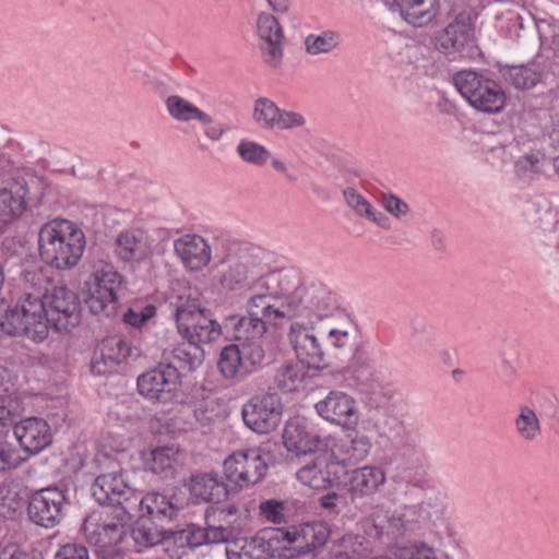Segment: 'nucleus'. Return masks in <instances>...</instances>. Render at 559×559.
<instances>
[{
  "label": "nucleus",
  "instance_id": "obj_29",
  "mask_svg": "<svg viewBox=\"0 0 559 559\" xmlns=\"http://www.w3.org/2000/svg\"><path fill=\"white\" fill-rule=\"evenodd\" d=\"M133 512L136 510L140 518H151L153 520H171L176 516L178 508L166 496L158 492H148L140 497L136 492L134 503H132Z\"/></svg>",
  "mask_w": 559,
  "mask_h": 559
},
{
  "label": "nucleus",
  "instance_id": "obj_27",
  "mask_svg": "<svg viewBox=\"0 0 559 559\" xmlns=\"http://www.w3.org/2000/svg\"><path fill=\"white\" fill-rule=\"evenodd\" d=\"M27 187L17 180H9L0 187V226L23 214L26 209Z\"/></svg>",
  "mask_w": 559,
  "mask_h": 559
},
{
  "label": "nucleus",
  "instance_id": "obj_61",
  "mask_svg": "<svg viewBox=\"0 0 559 559\" xmlns=\"http://www.w3.org/2000/svg\"><path fill=\"white\" fill-rule=\"evenodd\" d=\"M328 336L335 348H343L348 342L349 334L347 331L331 329Z\"/></svg>",
  "mask_w": 559,
  "mask_h": 559
},
{
  "label": "nucleus",
  "instance_id": "obj_37",
  "mask_svg": "<svg viewBox=\"0 0 559 559\" xmlns=\"http://www.w3.org/2000/svg\"><path fill=\"white\" fill-rule=\"evenodd\" d=\"M5 395L0 406V438L8 431L12 417L25 409V399L22 397L16 386H3Z\"/></svg>",
  "mask_w": 559,
  "mask_h": 559
},
{
  "label": "nucleus",
  "instance_id": "obj_46",
  "mask_svg": "<svg viewBox=\"0 0 559 559\" xmlns=\"http://www.w3.org/2000/svg\"><path fill=\"white\" fill-rule=\"evenodd\" d=\"M352 372L354 379L358 382H382L384 380V370L377 366L373 361L357 358L353 366Z\"/></svg>",
  "mask_w": 559,
  "mask_h": 559
},
{
  "label": "nucleus",
  "instance_id": "obj_43",
  "mask_svg": "<svg viewBox=\"0 0 559 559\" xmlns=\"http://www.w3.org/2000/svg\"><path fill=\"white\" fill-rule=\"evenodd\" d=\"M180 373L170 364H159L138 377L136 384H176Z\"/></svg>",
  "mask_w": 559,
  "mask_h": 559
},
{
  "label": "nucleus",
  "instance_id": "obj_21",
  "mask_svg": "<svg viewBox=\"0 0 559 559\" xmlns=\"http://www.w3.org/2000/svg\"><path fill=\"white\" fill-rule=\"evenodd\" d=\"M317 414L326 421L353 429L358 424V409L355 400L342 391H331L314 405Z\"/></svg>",
  "mask_w": 559,
  "mask_h": 559
},
{
  "label": "nucleus",
  "instance_id": "obj_50",
  "mask_svg": "<svg viewBox=\"0 0 559 559\" xmlns=\"http://www.w3.org/2000/svg\"><path fill=\"white\" fill-rule=\"evenodd\" d=\"M544 157L539 153H530L520 157L515 163L516 174L525 179L542 171Z\"/></svg>",
  "mask_w": 559,
  "mask_h": 559
},
{
  "label": "nucleus",
  "instance_id": "obj_17",
  "mask_svg": "<svg viewBox=\"0 0 559 559\" xmlns=\"http://www.w3.org/2000/svg\"><path fill=\"white\" fill-rule=\"evenodd\" d=\"M283 405L276 392L252 397L242 407L246 426L257 433H269L277 428L282 420Z\"/></svg>",
  "mask_w": 559,
  "mask_h": 559
},
{
  "label": "nucleus",
  "instance_id": "obj_7",
  "mask_svg": "<svg viewBox=\"0 0 559 559\" xmlns=\"http://www.w3.org/2000/svg\"><path fill=\"white\" fill-rule=\"evenodd\" d=\"M132 518L133 508L129 506L94 511L83 524L85 538L100 550L114 551L127 536Z\"/></svg>",
  "mask_w": 559,
  "mask_h": 559
},
{
  "label": "nucleus",
  "instance_id": "obj_64",
  "mask_svg": "<svg viewBox=\"0 0 559 559\" xmlns=\"http://www.w3.org/2000/svg\"><path fill=\"white\" fill-rule=\"evenodd\" d=\"M337 495L336 493H328L321 498V504L326 509H332L336 506Z\"/></svg>",
  "mask_w": 559,
  "mask_h": 559
},
{
  "label": "nucleus",
  "instance_id": "obj_22",
  "mask_svg": "<svg viewBox=\"0 0 559 559\" xmlns=\"http://www.w3.org/2000/svg\"><path fill=\"white\" fill-rule=\"evenodd\" d=\"M321 439L316 425L304 417L290 418L284 428L283 443L286 450L296 456L316 452Z\"/></svg>",
  "mask_w": 559,
  "mask_h": 559
},
{
  "label": "nucleus",
  "instance_id": "obj_33",
  "mask_svg": "<svg viewBox=\"0 0 559 559\" xmlns=\"http://www.w3.org/2000/svg\"><path fill=\"white\" fill-rule=\"evenodd\" d=\"M516 436L524 442H535L543 433L542 423L536 412L526 404H520L513 418Z\"/></svg>",
  "mask_w": 559,
  "mask_h": 559
},
{
  "label": "nucleus",
  "instance_id": "obj_54",
  "mask_svg": "<svg viewBox=\"0 0 559 559\" xmlns=\"http://www.w3.org/2000/svg\"><path fill=\"white\" fill-rule=\"evenodd\" d=\"M55 559H90V555L84 545L67 543L57 550Z\"/></svg>",
  "mask_w": 559,
  "mask_h": 559
},
{
  "label": "nucleus",
  "instance_id": "obj_3",
  "mask_svg": "<svg viewBox=\"0 0 559 559\" xmlns=\"http://www.w3.org/2000/svg\"><path fill=\"white\" fill-rule=\"evenodd\" d=\"M280 292H273L280 310L285 311V322L317 323L332 317L337 309L334 294L323 284H299L296 274H284Z\"/></svg>",
  "mask_w": 559,
  "mask_h": 559
},
{
  "label": "nucleus",
  "instance_id": "obj_41",
  "mask_svg": "<svg viewBox=\"0 0 559 559\" xmlns=\"http://www.w3.org/2000/svg\"><path fill=\"white\" fill-rule=\"evenodd\" d=\"M371 449V438L361 431L348 435V441L342 445L346 459L355 463L364 461L370 454Z\"/></svg>",
  "mask_w": 559,
  "mask_h": 559
},
{
  "label": "nucleus",
  "instance_id": "obj_5",
  "mask_svg": "<svg viewBox=\"0 0 559 559\" xmlns=\"http://www.w3.org/2000/svg\"><path fill=\"white\" fill-rule=\"evenodd\" d=\"M218 283L224 290L271 292L265 280L267 265L260 249L231 241L227 245Z\"/></svg>",
  "mask_w": 559,
  "mask_h": 559
},
{
  "label": "nucleus",
  "instance_id": "obj_16",
  "mask_svg": "<svg viewBox=\"0 0 559 559\" xmlns=\"http://www.w3.org/2000/svg\"><path fill=\"white\" fill-rule=\"evenodd\" d=\"M46 308L50 326L59 332H69L81 320L78 295L66 286H55L40 297Z\"/></svg>",
  "mask_w": 559,
  "mask_h": 559
},
{
  "label": "nucleus",
  "instance_id": "obj_51",
  "mask_svg": "<svg viewBox=\"0 0 559 559\" xmlns=\"http://www.w3.org/2000/svg\"><path fill=\"white\" fill-rule=\"evenodd\" d=\"M27 456H23L21 451L17 450L13 444L8 442L0 443V472L16 468Z\"/></svg>",
  "mask_w": 559,
  "mask_h": 559
},
{
  "label": "nucleus",
  "instance_id": "obj_56",
  "mask_svg": "<svg viewBox=\"0 0 559 559\" xmlns=\"http://www.w3.org/2000/svg\"><path fill=\"white\" fill-rule=\"evenodd\" d=\"M134 540L144 547H152L162 542V535L158 531L146 527H139L133 532Z\"/></svg>",
  "mask_w": 559,
  "mask_h": 559
},
{
  "label": "nucleus",
  "instance_id": "obj_32",
  "mask_svg": "<svg viewBox=\"0 0 559 559\" xmlns=\"http://www.w3.org/2000/svg\"><path fill=\"white\" fill-rule=\"evenodd\" d=\"M346 205L360 218H364L376 226L389 230L391 221L381 211H378L361 193L354 188H346L343 191Z\"/></svg>",
  "mask_w": 559,
  "mask_h": 559
},
{
  "label": "nucleus",
  "instance_id": "obj_40",
  "mask_svg": "<svg viewBox=\"0 0 559 559\" xmlns=\"http://www.w3.org/2000/svg\"><path fill=\"white\" fill-rule=\"evenodd\" d=\"M341 552L347 555V559H360L372 551L371 543L359 534H345L334 542Z\"/></svg>",
  "mask_w": 559,
  "mask_h": 559
},
{
  "label": "nucleus",
  "instance_id": "obj_8",
  "mask_svg": "<svg viewBox=\"0 0 559 559\" xmlns=\"http://www.w3.org/2000/svg\"><path fill=\"white\" fill-rule=\"evenodd\" d=\"M122 285L123 277L114 265L95 263L83 285L84 300L91 312L102 317L116 313Z\"/></svg>",
  "mask_w": 559,
  "mask_h": 559
},
{
  "label": "nucleus",
  "instance_id": "obj_36",
  "mask_svg": "<svg viewBox=\"0 0 559 559\" xmlns=\"http://www.w3.org/2000/svg\"><path fill=\"white\" fill-rule=\"evenodd\" d=\"M342 45V36L338 32L326 29L320 33H311L304 40L305 51L312 57L329 55Z\"/></svg>",
  "mask_w": 559,
  "mask_h": 559
},
{
  "label": "nucleus",
  "instance_id": "obj_23",
  "mask_svg": "<svg viewBox=\"0 0 559 559\" xmlns=\"http://www.w3.org/2000/svg\"><path fill=\"white\" fill-rule=\"evenodd\" d=\"M14 436L26 456L36 455L52 442V430L40 417H27L13 427Z\"/></svg>",
  "mask_w": 559,
  "mask_h": 559
},
{
  "label": "nucleus",
  "instance_id": "obj_26",
  "mask_svg": "<svg viewBox=\"0 0 559 559\" xmlns=\"http://www.w3.org/2000/svg\"><path fill=\"white\" fill-rule=\"evenodd\" d=\"M174 250L185 267L190 271H201L212 260V249L200 235L187 234L174 241Z\"/></svg>",
  "mask_w": 559,
  "mask_h": 559
},
{
  "label": "nucleus",
  "instance_id": "obj_47",
  "mask_svg": "<svg viewBox=\"0 0 559 559\" xmlns=\"http://www.w3.org/2000/svg\"><path fill=\"white\" fill-rule=\"evenodd\" d=\"M177 454L173 448L155 449L151 452V459L147 462L148 468L155 474L171 469L177 461Z\"/></svg>",
  "mask_w": 559,
  "mask_h": 559
},
{
  "label": "nucleus",
  "instance_id": "obj_28",
  "mask_svg": "<svg viewBox=\"0 0 559 559\" xmlns=\"http://www.w3.org/2000/svg\"><path fill=\"white\" fill-rule=\"evenodd\" d=\"M129 355L130 346L124 340L117 336L108 337L99 345V354L92 361V371L97 374L109 373Z\"/></svg>",
  "mask_w": 559,
  "mask_h": 559
},
{
  "label": "nucleus",
  "instance_id": "obj_31",
  "mask_svg": "<svg viewBox=\"0 0 559 559\" xmlns=\"http://www.w3.org/2000/svg\"><path fill=\"white\" fill-rule=\"evenodd\" d=\"M472 19L469 14L460 13L455 16L439 37V45L444 51H457L472 38Z\"/></svg>",
  "mask_w": 559,
  "mask_h": 559
},
{
  "label": "nucleus",
  "instance_id": "obj_19",
  "mask_svg": "<svg viewBox=\"0 0 559 559\" xmlns=\"http://www.w3.org/2000/svg\"><path fill=\"white\" fill-rule=\"evenodd\" d=\"M275 528H266L251 538H238L226 545L227 559H272L283 558Z\"/></svg>",
  "mask_w": 559,
  "mask_h": 559
},
{
  "label": "nucleus",
  "instance_id": "obj_18",
  "mask_svg": "<svg viewBox=\"0 0 559 559\" xmlns=\"http://www.w3.org/2000/svg\"><path fill=\"white\" fill-rule=\"evenodd\" d=\"M289 343L297 358L316 370L326 364L328 352L314 323L293 321L288 331Z\"/></svg>",
  "mask_w": 559,
  "mask_h": 559
},
{
  "label": "nucleus",
  "instance_id": "obj_13",
  "mask_svg": "<svg viewBox=\"0 0 559 559\" xmlns=\"http://www.w3.org/2000/svg\"><path fill=\"white\" fill-rule=\"evenodd\" d=\"M68 489L48 486L36 490L28 502V516L36 525L51 528L61 523L70 508Z\"/></svg>",
  "mask_w": 559,
  "mask_h": 559
},
{
  "label": "nucleus",
  "instance_id": "obj_11",
  "mask_svg": "<svg viewBox=\"0 0 559 559\" xmlns=\"http://www.w3.org/2000/svg\"><path fill=\"white\" fill-rule=\"evenodd\" d=\"M253 33L264 66L278 70L284 60L285 31L275 14L259 10L254 14Z\"/></svg>",
  "mask_w": 559,
  "mask_h": 559
},
{
  "label": "nucleus",
  "instance_id": "obj_58",
  "mask_svg": "<svg viewBox=\"0 0 559 559\" xmlns=\"http://www.w3.org/2000/svg\"><path fill=\"white\" fill-rule=\"evenodd\" d=\"M187 543L190 547H198L207 544L206 530L201 527H191L187 534Z\"/></svg>",
  "mask_w": 559,
  "mask_h": 559
},
{
  "label": "nucleus",
  "instance_id": "obj_59",
  "mask_svg": "<svg viewBox=\"0 0 559 559\" xmlns=\"http://www.w3.org/2000/svg\"><path fill=\"white\" fill-rule=\"evenodd\" d=\"M347 555L341 552L340 548L333 543L330 547L317 550L312 559H347Z\"/></svg>",
  "mask_w": 559,
  "mask_h": 559
},
{
  "label": "nucleus",
  "instance_id": "obj_9",
  "mask_svg": "<svg viewBox=\"0 0 559 559\" xmlns=\"http://www.w3.org/2000/svg\"><path fill=\"white\" fill-rule=\"evenodd\" d=\"M448 498L443 492L427 493L414 504H405L394 511L390 523L397 531L416 532L444 527L448 521Z\"/></svg>",
  "mask_w": 559,
  "mask_h": 559
},
{
  "label": "nucleus",
  "instance_id": "obj_35",
  "mask_svg": "<svg viewBox=\"0 0 559 559\" xmlns=\"http://www.w3.org/2000/svg\"><path fill=\"white\" fill-rule=\"evenodd\" d=\"M297 480L309 488L323 490L329 487L331 480L325 471V460L321 456L314 457L296 472Z\"/></svg>",
  "mask_w": 559,
  "mask_h": 559
},
{
  "label": "nucleus",
  "instance_id": "obj_30",
  "mask_svg": "<svg viewBox=\"0 0 559 559\" xmlns=\"http://www.w3.org/2000/svg\"><path fill=\"white\" fill-rule=\"evenodd\" d=\"M167 114L178 122L195 121L201 126H210L213 117L197 105L179 95H170L165 100Z\"/></svg>",
  "mask_w": 559,
  "mask_h": 559
},
{
  "label": "nucleus",
  "instance_id": "obj_20",
  "mask_svg": "<svg viewBox=\"0 0 559 559\" xmlns=\"http://www.w3.org/2000/svg\"><path fill=\"white\" fill-rule=\"evenodd\" d=\"M92 496L99 504H114L117 507H132L136 496L129 474L127 472H110L99 475L92 485Z\"/></svg>",
  "mask_w": 559,
  "mask_h": 559
},
{
  "label": "nucleus",
  "instance_id": "obj_52",
  "mask_svg": "<svg viewBox=\"0 0 559 559\" xmlns=\"http://www.w3.org/2000/svg\"><path fill=\"white\" fill-rule=\"evenodd\" d=\"M380 204L392 216L397 219H404L409 215V205L393 193H383L380 198Z\"/></svg>",
  "mask_w": 559,
  "mask_h": 559
},
{
  "label": "nucleus",
  "instance_id": "obj_60",
  "mask_svg": "<svg viewBox=\"0 0 559 559\" xmlns=\"http://www.w3.org/2000/svg\"><path fill=\"white\" fill-rule=\"evenodd\" d=\"M518 359L519 353L516 350H513L512 353L509 354L503 353L501 355L502 371L508 376L515 374Z\"/></svg>",
  "mask_w": 559,
  "mask_h": 559
},
{
  "label": "nucleus",
  "instance_id": "obj_6",
  "mask_svg": "<svg viewBox=\"0 0 559 559\" xmlns=\"http://www.w3.org/2000/svg\"><path fill=\"white\" fill-rule=\"evenodd\" d=\"M0 329L10 336H24L34 343L49 334V319L39 296L26 294L0 317Z\"/></svg>",
  "mask_w": 559,
  "mask_h": 559
},
{
  "label": "nucleus",
  "instance_id": "obj_63",
  "mask_svg": "<svg viewBox=\"0 0 559 559\" xmlns=\"http://www.w3.org/2000/svg\"><path fill=\"white\" fill-rule=\"evenodd\" d=\"M273 14H287L292 7L290 0H265Z\"/></svg>",
  "mask_w": 559,
  "mask_h": 559
},
{
  "label": "nucleus",
  "instance_id": "obj_15",
  "mask_svg": "<svg viewBox=\"0 0 559 559\" xmlns=\"http://www.w3.org/2000/svg\"><path fill=\"white\" fill-rule=\"evenodd\" d=\"M251 117L258 128L269 132H294L307 127V118L301 111L281 108L265 96L253 102Z\"/></svg>",
  "mask_w": 559,
  "mask_h": 559
},
{
  "label": "nucleus",
  "instance_id": "obj_10",
  "mask_svg": "<svg viewBox=\"0 0 559 559\" xmlns=\"http://www.w3.org/2000/svg\"><path fill=\"white\" fill-rule=\"evenodd\" d=\"M453 82L460 94L477 111L495 115L501 112L507 105V95L501 85L483 73L460 71Z\"/></svg>",
  "mask_w": 559,
  "mask_h": 559
},
{
  "label": "nucleus",
  "instance_id": "obj_45",
  "mask_svg": "<svg viewBox=\"0 0 559 559\" xmlns=\"http://www.w3.org/2000/svg\"><path fill=\"white\" fill-rule=\"evenodd\" d=\"M237 153L245 163L254 166L265 165L271 157L264 145L251 140H241L237 145Z\"/></svg>",
  "mask_w": 559,
  "mask_h": 559
},
{
  "label": "nucleus",
  "instance_id": "obj_14",
  "mask_svg": "<svg viewBox=\"0 0 559 559\" xmlns=\"http://www.w3.org/2000/svg\"><path fill=\"white\" fill-rule=\"evenodd\" d=\"M275 530L283 547L284 559H294L306 555L313 548L323 545L330 536L328 526L322 522L276 527Z\"/></svg>",
  "mask_w": 559,
  "mask_h": 559
},
{
  "label": "nucleus",
  "instance_id": "obj_62",
  "mask_svg": "<svg viewBox=\"0 0 559 559\" xmlns=\"http://www.w3.org/2000/svg\"><path fill=\"white\" fill-rule=\"evenodd\" d=\"M204 127V135L213 142L219 141L226 133L227 129L222 124H214V121L210 126Z\"/></svg>",
  "mask_w": 559,
  "mask_h": 559
},
{
  "label": "nucleus",
  "instance_id": "obj_39",
  "mask_svg": "<svg viewBox=\"0 0 559 559\" xmlns=\"http://www.w3.org/2000/svg\"><path fill=\"white\" fill-rule=\"evenodd\" d=\"M506 79L516 88L527 90L537 84L540 72L535 62L525 66H513L508 69Z\"/></svg>",
  "mask_w": 559,
  "mask_h": 559
},
{
  "label": "nucleus",
  "instance_id": "obj_44",
  "mask_svg": "<svg viewBox=\"0 0 559 559\" xmlns=\"http://www.w3.org/2000/svg\"><path fill=\"white\" fill-rule=\"evenodd\" d=\"M314 368H308L304 361L293 360L284 364L276 373L277 384H287L288 382H304L311 378Z\"/></svg>",
  "mask_w": 559,
  "mask_h": 559
},
{
  "label": "nucleus",
  "instance_id": "obj_24",
  "mask_svg": "<svg viewBox=\"0 0 559 559\" xmlns=\"http://www.w3.org/2000/svg\"><path fill=\"white\" fill-rule=\"evenodd\" d=\"M386 474L377 465H364L346 473L344 489L354 501L373 496L385 484Z\"/></svg>",
  "mask_w": 559,
  "mask_h": 559
},
{
  "label": "nucleus",
  "instance_id": "obj_38",
  "mask_svg": "<svg viewBox=\"0 0 559 559\" xmlns=\"http://www.w3.org/2000/svg\"><path fill=\"white\" fill-rule=\"evenodd\" d=\"M246 362L249 364V360L245 357V349L234 344L222 350L218 367L226 378H234L241 372Z\"/></svg>",
  "mask_w": 559,
  "mask_h": 559
},
{
  "label": "nucleus",
  "instance_id": "obj_48",
  "mask_svg": "<svg viewBox=\"0 0 559 559\" xmlns=\"http://www.w3.org/2000/svg\"><path fill=\"white\" fill-rule=\"evenodd\" d=\"M435 548L425 542H413L394 547L399 559H429Z\"/></svg>",
  "mask_w": 559,
  "mask_h": 559
},
{
  "label": "nucleus",
  "instance_id": "obj_2",
  "mask_svg": "<svg viewBox=\"0 0 559 559\" xmlns=\"http://www.w3.org/2000/svg\"><path fill=\"white\" fill-rule=\"evenodd\" d=\"M174 307L178 333L188 341L190 349L178 346L173 353L192 366L201 360L200 345L217 341L223 333L222 326L201 307L199 294L191 287H183Z\"/></svg>",
  "mask_w": 559,
  "mask_h": 559
},
{
  "label": "nucleus",
  "instance_id": "obj_53",
  "mask_svg": "<svg viewBox=\"0 0 559 559\" xmlns=\"http://www.w3.org/2000/svg\"><path fill=\"white\" fill-rule=\"evenodd\" d=\"M138 392L152 403L167 404L176 396V389L168 388L167 390L156 389L155 386H136Z\"/></svg>",
  "mask_w": 559,
  "mask_h": 559
},
{
  "label": "nucleus",
  "instance_id": "obj_34",
  "mask_svg": "<svg viewBox=\"0 0 559 559\" xmlns=\"http://www.w3.org/2000/svg\"><path fill=\"white\" fill-rule=\"evenodd\" d=\"M191 493L202 501L218 502L226 497V488L216 474L197 475L191 479Z\"/></svg>",
  "mask_w": 559,
  "mask_h": 559
},
{
  "label": "nucleus",
  "instance_id": "obj_12",
  "mask_svg": "<svg viewBox=\"0 0 559 559\" xmlns=\"http://www.w3.org/2000/svg\"><path fill=\"white\" fill-rule=\"evenodd\" d=\"M269 468V454L260 448L238 450L224 461L226 478L238 487L261 481Z\"/></svg>",
  "mask_w": 559,
  "mask_h": 559
},
{
  "label": "nucleus",
  "instance_id": "obj_49",
  "mask_svg": "<svg viewBox=\"0 0 559 559\" xmlns=\"http://www.w3.org/2000/svg\"><path fill=\"white\" fill-rule=\"evenodd\" d=\"M261 516L270 523L282 524L286 522V503L284 501L269 499L260 503Z\"/></svg>",
  "mask_w": 559,
  "mask_h": 559
},
{
  "label": "nucleus",
  "instance_id": "obj_25",
  "mask_svg": "<svg viewBox=\"0 0 559 559\" xmlns=\"http://www.w3.org/2000/svg\"><path fill=\"white\" fill-rule=\"evenodd\" d=\"M114 253L121 262L139 264L152 255L150 237L141 229L121 231L116 237Z\"/></svg>",
  "mask_w": 559,
  "mask_h": 559
},
{
  "label": "nucleus",
  "instance_id": "obj_4",
  "mask_svg": "<svg viewBox=\"0 0 559 559\" xmlns=\"http://www.w3.org/2000/svg\"><path fill=\"white\" fill-rule=\"evenodd\" d=\"M37 243L39 257L46 265L58 271H69L81 262L86 237L76 223L55 218L39 228Z\"/></svg>",
  "mask_w": 559,
  "mask_h": 559
},
{
  "label": "nucleus",
  "instance_id": "obj_57",
  "mask_svg": "<svg viewBox=\"0 0 559 559\" xmlns=\"http://www.w3.org/2000/svg\"><path fill=\"white\" fill-rule=\"evenodd\" d=\"M23 281L31 287H40L45 282V276L40 267L29 266L23 271Z\"/></svg>",
  "mask_w": 559,
  "mask_h": 559
},
{
  "label": "nucleus",
  "instance_id": "obj_1",
  "mask_svg": "<svg viewBox=\"0 0 559 559\" xmlns=\"http://www.w3.org/2000/svg\"><path fill=\"white\" fill-rule=\"evenodd\" d=\"M247 316L231 318L225 329H231L237 345L245 349V357L252 367L259 366L264 359L261 340L267 328L266 323L283 324L285 311L280 310L273 292H255L246 302Z\"/></svg>",
  "mask_w": 559,
  "mask_h": 559
},
{
  "label": "nucleus",
  "instance_id": "obj_42",
  "mask_svg": "<svg viewBox=\"0 0 559 559\" xmlns=\"http://www.w3.org/2000/svg\"><path fill=\"white\" fill-rule=\"evenodd\" d=\"M237 508L234 506H229L223 508L218 511L217 516L218 520L223 521L225 525H209L206 530L207 544H218V543H230L229 537L233 535V524L234 521L228 520V518L236 515Z\"/></svg>",
  "mask_w": 559,
  "mask_h": 559
},
{
  "label": "nucleus",
  "instance_id": "obj_55",
  "mask_svg": "<svg viewBox=\"0 0 559 559\" xmlns=\"http://www.w3.org/2000/svg\"><path fill=\"white\" fill-rule=\"evenodd\" d=\"M155 313L156 309L154 306H146L140 311L131 309L124 314V322L134 328H141L147 320L153 318Z\"/></svg>",
  "mask_w": 559,
  "mask_h": 559
}]
</instances>
